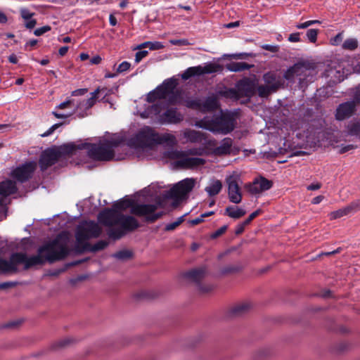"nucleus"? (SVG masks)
<instances>
[{"label": "nucleus", "instance_id": "1", "mask_svg": "<svg viewBox=\"0 0 360 360\" xmlns=\"http://www.w3.org/2000/svg\"><path fill=\"white\" fill-rule=\"evenodd\" d=\"M37 255L28 257L25 253L17 252L13 254V259L18 264H23L25 270L37 265L44 264L48 262L53 263L65 258L68 253V242L61 235L49 241L37 250Z\"/></svg>", "mask_w": 360, "mask_h": 360}, {"label": "nucleus", "instance_id": "2", "mask_svg": "<svg viewBox=\"0 0 360 360\" xmlns=\"http://www.w3.org/2000/svg\"><path fill=\"white\" fill-rule=\"evenodd\" d=\"M195 126L208 130L214 134H227L231 132L235 128V119L228 113H221L213 118L205 117L198 120Z\"/></svg>", "mask_w": 360, "mask_h": 360}, {"label": "nucleus", "instance_id": "3", "mask_svg": "<svg viewBox=\"0 0 360 360\" xmlns=\"http://www.w3.org/2000/svg\"><path fill=\"white\" fill-rule=\"evenodd\" d=\"M120 141L104 140L97 144H86L90 158L98 161H109L115 156L114 148L118 146Z\"/></svg>", "mask_w": 360, "mask_h": 360}, {"label": "nucleus", "instance_id": "4", "mask_svg": "<svg viewBox=\"0 0 360 360\" xmlns=\"http://www.w3.org/2000/svg\"><path fill=\"white\" fill-rule=\"evenodd\" d=\"M195 184V181L194 179L186 178L174 185L170 190L166 191L164 193V197L167 199L173 200L172 205L176 207L193 190Z\"/></svg>", "mask_w": 360, "mask_h": 360}, {"label": "nucleus", "instance_id": "5", "mask_svg": "<svg viewBox=\"0 0 360 360\" xmlns=\"http://www.w3.org/2000/svg\"><path fill=\"white\" fill-rule=\"evenodd\" d=\"M120 229H111L108 231L109 237L113 240H117L124 236L127 232L132 231L139 226L138 221L131 216L120 214L117 224Z\"/></svg>", "mask_w": 360, "mask_h": 360}, {"label": "nucleus", "instance_id": "6", "mask_svg": "<svg viewBox=\"0 0 360 360\" xmlns=\"http://www.w3.org/2000/svg\"><path fill=\"white\" fill-rule=\"evenodd\" d=\"M165 156L172 160L179 159L176 162V165L183 169H193L205 163V160L202 158H189L185 152L176 150L167 151Z\"/></svg>", "mask_w": 360, "mask_h": 360}, {"label": "nucleus", "instance_id": "7", "mask_svg": "<svg viewBox=\"0 0 360 360\" xmlns=\"http://www.w3.org/2000/svg\"><path fill=\"white\" fill-rule=\"evenodd\" d=\"M158 142V134L150 127L141 128L134 138L131 143L138 148H151Z\"/></svg>", "mask_w": 360, "mask_h": 360}, {"label": "nucleus", "instance_id": "8", "mask_svg": "<svg viewBox=\"0 0 360 360\" xmlns=\"http://www.w3.org/2000/svg\"><path fill=\"white\" fill-rule=\"evenodd\" d=\"M161 207L160 202L156 204H136L131 207V213L139 216L145 217L148 222H154L162 216V212H156L158 207Z\"/></svg>", "mask_w": 360, "mask_h": 360}, {"label": "nucleus", "instance_id": "9", "mask_svg": "<svg viewBox=\"0 0 360 360\" xmlns=\"http://www.w3.org/2000/svg\"><path fill=\"white\" fill-rule=\"evenodd\" d=\"M101 233L102 229L97 223L85 221L79 225L75 237L78 243H82L99 237Z\"/></svg>", "mask_w": 360, "mask_h": 360}, {"label": "nucleus", "instance_id": "10", "mask_svg": "<svg viewBox=\"0 0 360 360\" xmlns=\"http://www.w3.org/2000/svg\"><path fill=\"white\" fill-rule=\"evenodd\" d=\"M100 94L102 96V100L105 99L108 94L107 89L105 87H98L94 92L91 93V97L89 98L77 103L76 110H78L79 117H84L87 115L86 111L95 105Z\"/></svg>", "mask_w": 360, "mask_h": 360}, {"label": "nucleus", "instance_id": "11", "mask_svg": "<svg viewBox=\"0 0 360 360\" xmlns=\"http://www.w3.org/2000/svg\"><path fill=\"white\" fill-rule=\"evenodd\" d=\"M239 176L236 175L228 176L225 182L227 186V195L229 201L233 204H239L243 200V193L239 186Z\"/></svg>", "mask_w": 360, "mask_h": 360}, {"label": "nucleus", "instance_id": "12", "mask_svg": "<svg viewBox=\"0 0 360 360\" xmlns=\"http://www.w3.org/2000/svg\"><path fill=\"white\" fill-rule=\"evenodd\" d=\"M37 167V162H27L13 169L11 172V176L17 181L23 183L32 177Z\"/></svg>", "mask_w": 360, "mask_h": 360}, {"label": "nucleus", "instance_id": "13", "mask_svg": "<svg viewBox=\"0 0 360 360\" xmlns=\"http://www.w3.org/2000/svg\"><path fill=\"white\" fill-rule=\"evenodd\" d=\"M273 186V182L264 177L255 179L252 183L246 184L244 188L251 195L260 194L269 190Z\"/></svg>", "mask_w": 360, "mask_h": 360}, {"label": "nucleus", "instance_id": "14", "mask_svg": "<svg viewBox=\"0 0 360 360\" xmlns=\"http://www.w3.org/2000/svg\"><path fill=\"white\" fill-rule=\"evenodd\" d=\"M173 86L174 82L172 80L165 81L162 86H158L155 90L148 94L147 101L153 103L158 99L166 98Z\"/></svg>", "mask_w": 360, "mask_h": 360}, {"label": "nucleus", "instance_id": "15", "mask_svg": "<svg viewBox=\"0 0 360 360\" xmlns=\"http://www.w3.org/2000/svg\"><path fill=\"white\" fill-rule=\"evenodd\" d=\"M183 135L186 141L191 143H201L210 146H214L216 144L215 140L207 141L206 135L199 131L186 129L183 131Z\"/></svg>", "mask_w": 360, "mask_h": 360}, {"label": "nucleus", "instance_id": "16", "mask_svg": "<svg viewBox=\"0 0 360 360\" xmlns=\"http://www.w3.org/2000/svg\"><path fill=\"white\" fill-rule=\"evenodd\" d=\"M60 157V153L54 149L45 150L41 155L39 159V165L42 171L54 165Z\"/></svg>", "mask_w": 360, "mask_h": 360}, {"label": "nucleus", "instance_id": "17", "mask_svg": "<svg viewBox=\"0 0 360 360\" xmlns=\"http://www.w3.org/2000/svg\"><path fill=\"white\" fill-rule=\"evenodd\" d=\"M120 214L115 208L106 209L99 214L98 220L105 226H112L117 224Z\"/></svg>", "mask_w": 360, "mask_h": 360}, {"label": "nucleus", "instance_id": "18", "mask_svg": "<svg viewBox=\"0 0 360 360\" xmlns=\"http://www.w3.org/2000/svg\"><path fill=\"white\" fill-rule=\"evenodd\" d=\"M184 119L183 115L176 108H169L160 115L159 121L161 124H178Z\"/></svg>", "mask_w": 360, "mask_h": 360}, {"label": "nucleus", "instance_id": "19", "mask_svg": "<svg viewBox=\"0 0 360 360\" xmlns=\"http://www.w3.org/2000/svg\"><path fill=\"white\" fill-rule=\"evenodd\" d=\"M17 191L15 183L6 180L0 183V206L5 205L6 198Z\"/></svg>", "mask_w": 360, "mask_h": 360}, {"label": "nucleus", "instance_id": "20", "mask_svg": "<svg viewBox=\"0 0 360 360\" xmlns=\"http://www.w3.org/2000/svg\"><path fill=\"white\" fill-rule=\"evenodd\" d=\"M263 80L267 86L275 92L280 89L283 84L281 76L275 72H268L263 75Z\"/></svg>", "mask_w": 360, "mask_h": 360}, {"label": "nucleus", "instance_id": "21", "mask_svg": "<svg viewBox=\"0 0 360 360\" xmlns=\"http://www.w3.org/2000/svg\"><path fill=\"white\" fill-rule=\"evenodd\" d=\"M354 101H348L340 104L336 110L335 117L337 120H342L352 115L355 110Z\"/></svg>", "mask_w": 360, "mask_h": 360}, {"label": "nucleus", "instance_id": "22", "mask_svg": "<svg viewBox=\"0 0 360 360\" xmlns=\"http://www.w3.org/2000/svg\"><path fill=\"white\" fill-rule=\"evenodd\" d=\"M238 90L241 94L245 95V96L250 97L254 95L255 91V83L253 80L250 79H243L238 82Z\"/></svg>", "mask_w": 360, "mask_h": 360}, {"label": "nucleus", "instance_id": "23", "mask_svg": "<svg viewBox=\"0 0 360 360\" xmlns=\"http://www.w3.org/2000/svg\"><path fill=\"white\" fill-rule=\"evenodd\" d=\"M58 109L64 110L66 108H72V111L69 113H59L57 112H53V115L58 119H63L67 118L71 115H72L75 113L78 114V110H76L77 109V103H75L74 100H67L60 104L58 105L57 107Z\"/></svg>", "mask_w": 360, "mask_h": 360}, {"label": "nucleus", "instance_id": "24", "mask_svg": "<svg viewBox=\"0 0 360 360\" xmlns=\"http://www.w3.org/2000/svg\"><path fill=\"white\" fill-rule=\"evenodd\" d=\"M206 274V268L205 266H200L185 272L184 276L190 281L198 283Z\"/></svg>", "mask_w": 360, "mask_h": 360}, {"label": "nucleus", "instance_id": "25", "mask_svg": "<svg viewBox=\"0 0 360 360\" xmlns=\"http://www.w3.org/2000/svg\"><path fill=\"white\" fill-rule=\"evenodd\" d=\"M18 264L13 259V254L9 261L0 259V274L15 273L18 271Z\"/></svg>", "mask_w": 360, "mask_h": 360}, {"label": "nucleus", "instance_id": "26", "mask_svg": "<svg viewBox=\"0 0 360 360\" xmlns=\"http://www.w3.org/2000/svg\"><path fill=\"white\" fill-rule=\"evenodd\" d=\"M219 107L218 99L216 96H209L205 101H202L201 112H212Z\"/></svg>", "mask_w": 360, "mask_h": 360}, {"label": "nucleus", "instance_id": "27", "mask_svg": "<svg viewBox=\"0 0 360 360\" xmlns=\"http://www.w3.org/2000/svg\"><path fill=\"white\" fill-rule=\"evenodd\" d=\"M233 145V141L231 138H224L219 146L214 150V153L217 155H224L229 154Z\"/></svg>", "mask_w": 360, "mask_h": 360}, {"label": "nucleus", "instance_id": "28", "mask_svg": "<svg viewBox=\"0 0 360 360\" xmlns=\"http://www.w3.org/2000/svg\"><path fill=\"white\" fill-rule=\"evenodd\" d=\"M175 88V84L174 83V86L172 89L170 90L169 93L168 94L166 98H167L168 102L170 104L176 105V104H184V100L183 98V92L181 90L176 89Z\"/></svg>", "mask_w": 360, "mask_h": 360}, {"label": "nucleus", "instance_id": "29", "mask_svg": "<svg viewBox=\"0 0 360 360\" xmlns=\"http://www.w3.org/2000/svg\"><path fill=\"white\" fill-rule=\"evenodd\" d=\"M297 72V77H300V79H303L304 77L308 75L310 70V65L307 62H299L293 65L292 70Z\"/></svg>", "mask_w": 360, "mask_h": 360}, {"label": "nucleus", "instance_id": "30", "mask_svg": "<svg viewBox=\"0 0 360 360\" xmlns=\"http://www.w3.org/2000/svg\"><path fill=\"white\" fill-rule=\"evenodd\" d=\"M245 214L246 211L238 206H228L224 211V214L232 219H240Z\"/></svg>", "mask_w": 360, "mask_h": 360}, {"label": "nucleus", "instance_id": "31", "mask_svg": "<svg viewBox=\"0 0 360 360\" xmlns=\"http://www.w3.org/2000/svg\"><path fill=\"white\" fill-rule=\"evenodd\" d=\"M221 189V181L218 179H214L210 183L209 186L205 188V191L208 193L210 196H214L219 194Z\"/></svg>", "mask_w": 360, "mask_h": 360}, {"label": "nucleus", "instance_id": "32", "mask_svg": "<svg viewBox=\"0 0 360 360\" xmlns=\"http://www.w3.org/2000/svg\"><path fill=\"white\" fill-rule=\"evenodd\" d=\"M198 67L199 68L198 71H200V75L217 72L222 70L221 65L214 63H206L205 66L198 65Z\"/></svg>", "mask_w": 360, "mask_h": 360}, {"label": "nucleus", "instance_id": "33", "mask_svg": "<svg viewBox=\"0 0 360 360\" xmlns=\"http://www.w3.org/2000/svg\"><path fill=\"white\" fill-rule=\"evenodd\" d=\"M253 65H248L245 62H231L226 65L227 70L231 72H240L249 70Z\"/></svg>", "mask_w": 360, "mask_h": 360}, {"label": "nucleus", "instance_id": "34", "mask_svg": "<svg viewBox=\"0 0 360 360\" xmlns=\"http://www.w3.org/2000/svg\"><path fill=\"white\" fill-rule=\"evenodd\" d=\"M184 105L189 108L201 111L202 100L200 98H188L184 101Z\"/></svg>", "mask_w": 360, "mask_h": 360}, {"label": "nucleus", "instance_id": "35", "mask_svg": "<svg viewBox=\"0 0 360 360\" xmlns=\"http://www.w3.org/2000/svg\"><path fill=\"white\" fill-rule=\"evenodd\" d=\"M164 47L161 42L159 41H146L144 43L141 44L138 49H141L143 48H149L150 50H159Z\"/></svg>", "mask_w": 360, "mask_h": 360}, {"label": "nucleus", "instance_id": "36", "mask_svg": "<svg viewBox=\"0 0 360 360\" xmlns=\"http://www.w3.org/2000/svg\"><path fill=\"white\" fill-rule=\"evenodd\" d=\"M167 143L170 145H175L176 143V139L175 136L171 134H165L160 136L158 135V143Z\"/></svg>", "mask_w": 360, "mask_h": 360}, {"label": "nucleus", "instance_id": "37", "mask_svg": "<svg viewBox=\"0 0 360 360\" xmlns=\"http://www.w3.org/2000/svg\"><path fill=\"white\" fill-rule=\"evenodd\" d=\"M198 70L199 68L198 66L188 68L181 75V78L184 80H186L193 76L200 75V71H198Z\"/></svg>", "mask_w": 360, "mask_h": 360}, {"label": "nucleus", "instance_id": "38", "mask_svg": "<svg viewBox=\"0 0 360 360\" xmlns=\"http://www.w3.org/2000/svg\"><path fill=\"white\" fill-rule=\"evenodd\" d=\"M257 93L259 96L264 98L269 96L271 94L274 93L269 86L265 85H259L257 86Z\"/></svg>", "mask_w": 360, "mask_h": 360}, {"label": "nucleus", "instance_id": "39", "mask_svg": "<svg viewBox=\"0 0 360 360\" xmlns=\"http://www.w3.org/2000/svg\"><path fill=\"white\" fill-rule=\"evenodd\" d=\"M358 47V41L356 39L350 38L346 39L342 44V49L354 51Z\"/></svg>", "mask_w": 360, "mask_h": 360}, {"label": "nucleus", "instance_id": "40", "mask_svg": "<svg viewBox=\"0 0 360 360\" xmlns=\"http://www.w3.org/2000/svg\"><path fill=\"white\" fill-rule=\"evenodd\" d=\"M250 307H251L250 304H249L248 302L240 303V304L236 305L233 308V311L236 314H238V315L242 314L246 312L250 308Z\"/></svg>", "mask_w": 360, "mask_h": 360}, {"label": "nucleus", "instance_id": "41", "mask_svg": "<svg viewBox=\"0 0 360 360\" xmlns=\"http://www.w3.org/2000/svg\"><path fill=\"white\" fill-rule=\"evenodd\" d=\"M133 205H131V201L129 200H120L113 205V208H115L117 211L118 210H124L128 207H131Z\"/></svg>", "mask_w": 360, "mask_h": 360}, {"label": "nucleus", "instance_id": "42", "mask_svg": "<svg viewBox=\"0 0 360 360\" xmlns=\"http://www.w3.org/2000/svg\"><path fill=\"white\" fill-rule=\"evenodd\" d=\"M349 214V212L347 207H345L342 209H340L338 210L330 212V217L331 219H335L340 218L343 216L347 215Z\"/></svg>", "mask_w": 360, "mask_h": 360}, {"label": "nucleus", "instance_id": "43", "mask_svg": "<svg viewBox=\"0 0 360 360\" xmlns=\"http://www.w3.org/2000/svg\"><path fill=\"white\" fill-rule=\"evenodd\" d=\"M220 94L226 98L238 99L239 97L238 93L234 89H229L224 91H221Z\"/></svg>", "mask_w": 360, "mask_h": 360}, {"label": "nucleus", "instance_id": "44", "mask_svg": "<svg viewBox=\"0 0 360 360\" xmlns=\"http://www.w3.org/2000/svg\"><path fill=\"white\" fill-rule=\"evenodd\" d=\"M186 215L184 214L180 217H179L176 221L169 223L166 225L165 230L166 231H173L174 230L177 226H179L184 221V217Z\"/></svg>", "mask_w": 360, "mask_h": 360}, {"label": "nucleus", "instance_id": "45", "mask_svg": "<svg viewBox=\"0 0 360 360\" xmlns=\"http://www.w3.org/2000/svg\"><path fill=\"white\" fill-rule=\"evenodd\" d=\"M108 245V242L106 240H99L90 248L91 252H97L103 250Z\"/></svg>", "mask_w": 360, "mask_h": 360}, {"label": "nucleus", "instance_id": "46", "mask_svg": "<svg viewBox=\"0 0 360 360\" xmlns=\"http://www.w3.org/2000/svg\"><path fill=\"white\" fill-rule=\"evenodd\" d=\"M113 257L121 260L129 259L131 257V252L129 250H121L113 255Z\"/></svg>", "mask_w": 360, "mask_h": 360}, {"label": "nucleus", "instance_id": "47", "mask_svg": "<svg viewBox=\"0 0 360 360\" xmlns=\"http://www.w3.org/2000/svg\"><path fill=\"white\" fill-rule=\"evenodd\" d=\"M188 155H202L205 153L204 148H193L184 151Z\"/></svg>", "mask_w": 360, "mask_h": 360}, {"label": "nucleus", "instance_id": "48", "mask_svg": "<svg viewBox=\"0 0 360 360\" xmlns=\"http://www.w3.org/2000/svg\"><path fill=\"white\" fill-rule=\"evenodd\" d=\"M317 35H318V30H316V29H309L307 32V37L309 41L311 43H315L316 41Z\"/></svg>", "mask_w": 360, "mask_h": 360}, {"label": "nucleus", "instance_id": "49", "mask_svg": "<svg viewBox=\"0 0 360 360\" xmlns=\"http://www.w3.org/2000/svg\"><path fill=\"white\" fill-rule=\"evenodd\" d=\"M293 68V65L290 67L284 73L283 75V77L286 79V80H289V81H291V80H293L294 78L295 77H297V72L293 70H292V69Z\"/></svg>", "mask_w": 360, "mask_h": 360}, {"label": "nucleus", "instance_id": "50", "mask_svg": "<svg viewBox=\"0 0 360 360\" xmlns=\"http://www.w3.org/2000/svg\"><path fill=\"white\" fill-rule=\"evenodd\" d=\"M346 207H347L349 214L354 212L360 210V200H354Z\"/></svg>", "mask_w": 360, "mask_h": 360}, {"label": "nucleus", "instance_id": "51", "mask_svg": "<svg viewBox=\"0 0 360 360\" xmlns=\"http://www.w3.org/2000/svg\"><path fill=\"white\" fill-rule=\"evenodd\" d=\"M349 132L352 135H360V122L352 124L349 127Z\"/></svg>", "mask_w": 360, "mask_h": 360}, {"label": "nucleus", "instance_id": "52", "mask_svg": "<svg viewBox=\"0 0 360 360\" xmlns=\"http://www.w3.org/2000/svg\"><path fill=\"white\" fill-rule=\"evenodd\" d=\"M131 64L127 61H124L120 63L117 69V73H122L129 70Z\"/></svg>", "mask_w": 360, "mask_h": 360}, {"label": "nucleus", "instance_id": "53", "mask_svg": "<svg viewBox=\"0 0 360 360\" xmlns=\"http://www.w3.org/2000/svg\"><path fill=\"white\" fill-rule=\"evenodd\" d=\"M51 27L49 25H45L41 27L37 28L34 31V34L36 36H41L44 33L50 31Z\"/></svg>", "mask_w": 360, "mask_h": 360}, {"label": "nucleus", "instance_id": "54", "mask_svg": "<svg viewBox=\"0 0 360 360\" xmlns=\"http://www.w3.org/2000/svg\"><path fill=\"white\" fill-rule=\"evenodd\" d=\"M262 212L261 210H257L256 211L253 212L252 214H250V216L248 217L247 219H245L243 221L244 225L249 224L255 217H257L260 213Z\"/></svg>", "mask_w": 360, "mask_h": 360}, {"label": "nucleus", "instance_id": "55", "mask_svg": "<svg viewBox=\"0 0 360 360\" xmlns=\"http://www.w3.org/2000/svg\"><path fill=\"white\" fill-rule=\"evenodd\" d=\"M20 14H21L22 18L25 20H28L31 19L32 18V16L34 15V13H31L27 8H22L20 10Z\"/></svg>", "mask_w": 360, "mask_h": 360}, {"label": "nucleus", "instance_id": "56", "mask_svg": "<svg viewBox=\"0 0 360 360\" xmlns=\"http://www.w3.org/2000/svg\"><path fill=\"white\" fill-rule=\"evenodd\" d=\"M148 54V51H139L136 53L135 62L139 63L143 58Z\"/></svg>", "mask_w": 360, "mask_h": 360}, {"label": "nucleus", "instance_id": "57", "mask_svg": "<svg viewBox=\"0 0 360 360\" xmlns=\"http://www.w3.org/2000/svg\"><path fill=\"white\" fill-rule=\"evenodd\" d=\"M170 43L172 45H178V46H188L190 44L188 41L186 39H172L170 40Z\"/></svg>", "mask_w": 360, "mask_h": 360}, {"label": "nucleus", "instance_id": "58", "mask_svg": "<svg viewBox=\"0 0 360 360\" xmlns=\"http://www.w3.org/2000/svg\"><path fill=\"white\" fill-rule=\"evenodd\" d=\"M356 148V146L353 145V144H349V145H347V146H340V147H339L338 153L342 154V153H346L347 151L353 150V149H354Z\"/></svg>", "mask_w": 360, "mask_h": 360}, {"label": "nucleus", "instance_id": "59", "mask_svg": "<svg viewBox=\"0 0 360 360\" xmlns=\"http://www.w3.org/2000/svg\"><path fill=\"white\" fill-rule=\"evenodd\" d=\"M262 48L264 50L269 51L272 53H276L278 51L279 48L276 45H270V44H264L262 46Z\"/></svg>", "mask_w": 360, "mask_h": 360}, {"label": "nucleus", "instance_id": "60", "mask_svg": "<svg viewBox=\"0 0 360 360\" xmlns=\"http://www.w3.org/2000/svg\"><path fill=\"white\" fill-rule=\"evenodd\" d=\"M354 104L356 103L359 104L360 103V86H358L355 89L354 91Z\"/></svg>", "mask_w": 360, "mask_h": 360}, {"label": "nucleus", "instance_id": "61", "mask_svg": "<svg viewBox=\"0 0 360 360\" xmlns=\"http://www.w3.org/2000/svg\"><path fill=\"white\" fill-rule=\"evenodd\" d=\"M87 91H88V89L86 88L78 89L72 92V96H82V95H84L86 93H87Z\"/></svg>", "mask_w": 360, "mask_h": 360}, {"label": "nucleus", "instance_id": "62", "mask_svg": "<svg viewBox=\"0 0 360 360\" xmlns=\"http://www.w3.org/2000/svg\"><path fill=\"white\" fill-rule=\"evenodd\" d=\"M288 40L291 42H298L300 41V33H292L289 35Z\"/></svg>", "mask_w": 360, "mask_h": 360}, {"label": "nucleus", "instance_id": "63", "mask_svg": "<svg viewBox=\"0 0 360 360\" xmlns=\"http://www.w3.org/2000/svg\"><path fill=\"white\" fill-rule=\"evenodd\" d=\"M62 124H55L51 128L49 129L44 134H43L42 136H47L51 134L59 126Z\"/></svg>", "mask_w": 360, "mask_h": 360}, {"label": "nucleus", "instance_id": "64", "mask_svg": "<svg viewBox=\"0 0 360 360\" xmlns=\"http://www.w3.org/2000/svg\"><path fill=\"white\" fill-rule=\"evenodd\" d=\"M226 226H224L222 227H221L220 229H219L218 230H217L213 234H212V238H217L221 235H222L224 233H225L226 230Z\"/></svg>", "mask_w": 360, "mask_h": 360}]
</instances>
